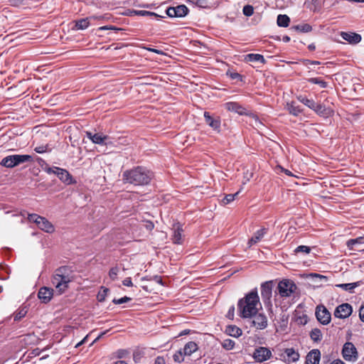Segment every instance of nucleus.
Segmentation results:
<instances>
[{"label":"nucleus","instance_id":"nucleus-1","mask_svg":"<svg viewBox=\"0 0 364 364\" xmlns=\"http://www.w3.org/2000/svg\"><path fill=\"white\" fill-rule=\"evenodd\" d=\"M261 308L262 304L256 289L247 294L237 303L239 316L243 318H252Z\"/></svg>","mask_w":364,"mask_h":364},{"label":"nucleus","instance_id":"nucleus-2","mask_svg":"<svg viewBox=\"0 0 364 364\" xmlns=\"http://www.w3.org/2000/svg\"><path fill=\"white\" fill-rule=\"evenodd\" d=\"M152 178V173L146 168L138 166L123 173V180L135 186L148 184Z\"/></svg>","mask_w":364,"mask_h":364},{"label":"nucleus","instance_id":"nucleus-3","mask_svg":"<svg viewBox=\"0 0 364 364\" xmlns=\"http://www.w3.org/2000/svg\"><path fill=\"white\" fill-rule=\"evenodd\" d=\"M73 280L70 268L63 266L57 269L52 279V284L58 294H62L68 288V284Z\"/></svg>","mask_w":364,"mask_h":364},{"label":"nucleus","instance_id":"nucleus-4","mask_svg":"<svg viewBox=\"0 0 364 364\" xmlns=\"http://www.w3.org/2000/svg\"><path fill=\"white\" fill-rule=\"evenodd\" d=\"M32 156L28 154H15L4 157L0 162V165L6 168H14L26 162H32Z\"/></svg>","mask_w":364,"mask_h":364},{"label":"nucleus","instance_id":"nucleus-5","mask_svg":"<svg viewBox=\"0 0 364 364\" xmlns=\"http://www.w3.org/2000/svg\"><path fill=\"white\" fill-rule=\"evenodd\" d=\"M297 289L296 285L292 280L283 279L280 281L277 286L278 294L281 297H289Z\"/></svg>","mask_w":364,"mask_h":364},{"label":"nucleus","instance_id":"nucleus-6","mask_svg":"<svg viewBox=\"0 0 364 364\" xmlns=\"http://www.w3.org/2000/svg\"><path fill=\"white\" fill-rule=\"evenodd\" d=\"M28 220L31 222L35 223L38 227L48 233L54 232V226L46 218L41 217L37 214L28 215Z\"/></svg>","mask_w":364,"mask_h":364},{"label":"nucleus","instance_id":"nucleus-7","mask_svg":"<svg viewBox=\"0 0 364 364\" xmlns=\"http://www.w3.org/2000/svg\"><path fill=\"white\" fill-rule=\"evenodd\" d=\"M255 361L262 363L269 360L272 357V353L269 348L266 347H257L252 354Z\"/></svg>","mask_w":364,"mask_h":364},{"label":"nucleus","instance_id":"nucleus-8","mask_svg":"<svg viewBox=\"0 0 364 364\" xmlns=\"http://www.w3.org/2000/svg\"><path fill=\"white\" fill-rule=\"evenodd\" d=\"M342 354L343 358L347 361L356 360L358 358L356 348L350 342H347L344 344L342 350Z\"/></svg>","mask_w":364,"mask_h":364},{"label":"nucleus","instance_id":"nucleus-9","mask_svg":"<svg viewBox=\"0 0 364 364\" xmlns=\"http://www.w3.org/2000/svg\"><path fill=\"white\" fill-rule=\"evenodd\" d=\"M86 135L94 144L112 146V142L109 140V136L107 135L101 133L93 134L90 132H87Z\"/></svg>","mask_w":364,"mask_h":364},{"label":"nucleus","instance_id":"nucleus-10","mask_svg":"<svg viewBox=\"0 0 364 364\" xmlns=\"http://www.w3.org/2000/svg\"><path fill=\"white\" fill-rule=\"evenodd\" d=\"M316 316L317 320L323 325L328 324L331 318L330 312L324 306H318L316 307Z\"/></svg>","mask_w":364,"mask_h":364},{"label":"nucleus","instance_id":"nucleus-11","mask_svg":"<svg viewBox=\"0 0 364 364\" xmlns=\"http://www.w3.org/2000/svg\"><path fill=\"white\" fill-rule=\"evenodd\" d=\"M281 359L287 363H295L299 359V353L293 348H286L280 354Z\"/></svg>","mask_w":364,"mask_h":364},{"label":"nucleus","instance_id":"nucleus-12","mask_svg":"<svg viewBox=\"0 0 364 364\" xmlns=\"http://www.w3.org/2000/svg\"><path fill=\"white\" fill-rule=\"evenodd\" d=\"M252 318V324L255 328L258 330H263L267 328L268 325V320L264 314H258L257 312Z\"/></svg>","mask_w":364,"mask_h":364},{"label":"nucleus","instance_id":"nucleus-13","mask_svg":"<svg viewBox=\"0 0 364 364\" xmlns=\"http://www.w3.org/2000/svg\"><path fill=\"white\" fill-rule=\"evenodd\" d=\"M188 9L185 5H179L176 7H169L166 10V15L169 17H183L187 15Z\"/></svg>","mask_w":364,"mask_h":364},{"label":"nucleus","instance_id":"nucleus-14","mask_svg":"<svg viewBox=\"0 0 364 364\" xmlns=\"http://www.w3.org/2000/svg\"><path fill=\"white\" fill-rule=\"evenodd\" d=\"M352 306L349 304L339 305L334 311V316L339 318H346L352 314Z\"/></svg>","mask_w":364,"mask_h":364},{"label":"nucleus","instance_id":"nucleus-15","mask_svg":"<svg viewBox=\"0 0 364 364\" xmlns=\"http://www.w3.org/2000/svg\"><path fill=\"white\" fill-rule=\"evenodd\" d=\"M204 118L205 123L213 130L220 132L221 121L219 117H213L209 112H204Z\"/></svg>","mask_w":364,"mask_h":364},{"label":"nucleus","instance_id":"nucleus-16","mask_svg":"<svg viewBox=\"0 0 364 364\" xmlns=\"http://www.w3.org/2000/svg\"><path fill=\"white\" fill-rule=\"evenodd\" d=\"M172 241L174 244L181 245L183 242V230L180 223H175L173 225Z\"/></svg>","mask_w":364,"mask_h":364},{"label":"nucleus","instance_id":"nucleus-17","mask_svg":"<svg viewBox=\"0 0 364 364\" xmlns=\"http://www.w3.org/2000/svg\"><path fill=\"white\" fill-rule=\"evenodd\" d=\"M53 296V289L46 287H41L38 293L39 299L45 304L48 303L51 300Z\"/></svg>","mask_w":364,"mask_h":364},{"label":"nucleus","instance_id":"nucleus-18","mask_svg":"<svg viewBox=\"0 0 364 364\" xmlns=\"http://www.w3.org/2000/svg\"><path fill=\"white\" fill-rule=\"evenodd\" d=\"M272 293V282H266L261 285V295L264 302L270 303Z\"/></svg>","mask_w":364,"mask_h":364},{"label":"nucleus","instance_id":"nucleus-19","mask_svg":"<svg viewBox=\"0 0 364 364\" xmlns=\"http://www.w3.org/2000/svg\"><path fill=\"white\" fill-rule=\"evenodd\" d=\"M321 352L318 349H313L306 356V364H319Z\"/></svg>","mask_w":364,"mask_h":364},{"label":"nucleus","instance_id":"nucleus-20","mask_svg":"<svg viewBox=\"0 0 364 364\" xmlns=\"http://www.w3.org/2000/svg\"><path fill=\"white\" fill-rule=\"evenodd\" d=\"M314 111L318 115L323 117H329L333 114V110L330 107H326L321 104L316 103Z\"/></svg>","mask_w":364,"mask_h":364},{"label":"nucleus","instance_id":"nucleus-21","mask_svg":"<svg viewBox=\"0 0 364 364\" xmlns=\"http://www.w3.org/2000/svg\"><path fill=\"white\" fill-rule=\"evenodd\" d=\"M267 233V229L266 228H261L256 231L254 234V235L249 240L247 245L248 247H250L252 245L257 244L264 237V236Z\"/></svg>","mask_w":364,"mask_h":364},{"label":"nucleus","instance_id":"nucleus-22","mask_svg":"<svg viewBox=\"0 0 364 364\" xmlns=\"http://www.w3.org/2000/svg\"><path fill=\"white\" fill-rule=\"evenodd\" d=\"M343 39L348 41L350 43H358L361 40V36L359 34L355 33H341Z\"/></svg>","mask_w":364,"mask_h":364},{"label":"nucleus","instance_id":"nucleus-23","mask_svg":"<svg viewBox=\"0 0 364 364\" xmlns=\"http://www.w3.org/2000/svg\"><path fill=\"white\" fill-rule=\"evenodd\" d=\"M58 177L65 183L71 184L73 183L72 176L65 169H57Z\"/></svg>","mask_w":364,"mask_h":364},{"label":"nucleus","instance_id":"nucleus-24","mask_svg":"<svg viewBox=\"0 0 364 364\" xmlns=\"http://www.w3.org/2000/svg\"><path fill=\"white\" fill-rule=\"evenodd\" d=\"M182 349L183 354H186V356H190L198 350V346L196 343L190 341L188 342Z\"/></svg>","mask_w":364,"mask_h":364},{"label":"nucleus","instance_id":"nucleus-25","mask_svg":"<svg viewBox=\"0 0 364 364\" xmlns=\"http://www.w3.org/2000/svg\"><path fill=\"white\" fill-rule=\"evenodd\" d=\"M129 15H137V16H154L156 18H164V16H160L154 12L145 11V10H132L129 11Z\"/></svg>","mask_w":364,"mask_h":364},{"label":"nucleus","instance_id":"nucleus-26","mask_svg":"<svg viewBox=\"0 0 364 364\" xmlns=\"http://www.w3.org/2000/svg\"><path fill=\"white\" fill-rule=\"evenodd\" d=\"M225 107L229 111L235 112L240 114H243L245 113V108L237 102H228L225 104Z\"/></svg>","mask_w":364,"mask_h":364},{"label":"nucleus","instance_id":"nucleus-27","mask_svg":"<svg viewBox=\"0 0 364 364\" xmlns=\"http://www.w3.org/2000/svg\"><path fill=\"white\" fill-rule=\"evenodd\" d=\"M286 108L290 114L294 116H298L302 111L294 102H288L286 105Z\"/></svg>","mask_w":364,"mask_h":364},{"label":"nucleus","instance_id":"nucleus-28","mask_svg":"<svg viewBox=\"0 0 364 364\" xmlns=\"http://www.w3.org/2000/svg\"><path fill=\"white\" fill-rule=\"evenodd\" d=\"M225 332L230 336L237 338L242 335V330L236 326H229Z\"/></svg>","mask_w":364,"mask_h":364},{"label":"nucleus","instance_id":"nucleus-29","mask_svg":"<svg viewBox=\"0 0 364 364\" xmlns=\"http://www.w3.org/2000/svg\"><path fill=\"white\" fill-rule=\"evenodd\" d=\"M245 60L247 62H260L262 63H265V60L263 57V55L260 54H248L245 56Z\"/></svg>","mask_w":364,"mask_h":364},{"label":"nucleus","instance_id":"nucleus-30","mask_svg":"<svg viewBox=\"0 0 364 364\" xmlns=\"http://www.w3.org/2000/svg\"><path fill=\"white\" fill-rule=\"evenodd\" d=\"M90 25L88 18H82L75 22V30H84L86 29Z\"/></svg>","mask_w":364,"mask_h":364},{"label":"nucleus","instance_id":"nucleus-31","mask_svg":"<svg viewBox=\"0 0 364 364\" xmlns=\"http://www.w3.org/2000/svg\"><path fill=\"white\" fill-rule=\"evenodd\" d=\"M297 99L299 102L304 104L306 106H307L309 108H310L312 110H314V109L316 105V102L315 101H314L313 100H309V99L306 98V97H304L301 95L298 96Z\"/></svg>","mask_w":364,"mask_h":364},{"label":"nucleus","instance_id":"nucleus-32","mask_svg":"<svg viewBox=\"0 0 364 364\" xmlns=\"http://www.w3.org/2000/svg\"><path fill=\"white\" fill-rule=\"evenodd\" d=\"M277 22L279 26L287 27L290 22V18L287 15L279 14L277 16Z\"/></svg>","mask_w":364,"mask_h":364},{"label":"nucleus","instance_id":"nucleus-33","mask_svg":"<svg viewBox=\"0 0 364 364\" xmlns=\"http://www.w3.org/2000/svg\"><path fill=\"white\" fill-rule=\"evenodd\" d=\"M310 337L314 341H320L322 338L321 330L317 328L312 329L310 332Z\"/></svg>","mask_w":364,"mask_h":364},{"label":"nucleus","instance_id":"nucleus-34","mask_svg":"<svg viewBox=\"0 0 364 364\" xmlns=\"http://www.w3.org/2000/svg\"><path fill=\"white\" fill-rule=\"evenodd\" d=\"M185 356H186V354L183 353V349L181 348L173 354V359L174 362L181 363L184 361Z\"/></svg>","mask_w":364,"mask_h":364},{"label":"nucleus","instance_id":"nucleus-35","mask_svg":"<svg viewBox=\"0 0 364 364\" xmlns=\"http://www.w3.org/2000/svg\"><path fill=\"white\" fill-rule=\"evenodd\" d=\"M295 31H299L304 33H308L311 31L312 28L309 24L305 23L301 25L294 26L291 28Z\"/></svg>","mask_w":364,"mask_h":364},{"label":"nucleus","instance_id":"nucleus-36","mask_svg":"<svg viewBox=\"0 0 364 364\" xmlns=\"http://www.w3.org/2000/svg\"><path fill=\"white\" fill-rule=\"evenodd\" d=\"M28 312V309L26 306L21 307L18 309L17 312L14 316L15 321H19L22 318H23Z\"/></svg>","mask_w":364,"mask_h":364},{"label":"nucleus","instance_id":"nucleus-37","mask_svg":"<svg viewBox=\"0 0 364 364\" xmlns=\"http://www.w3.org/2000/svg\"><path fill=\"white\" fill-rule=\"evenodd\" d=\"M336 287L341 288L345 291H352L353 289L358 287V283L340 284H337Z\"/></svg>","mask_w":364,"mask_h":364},{"label":"nucleus","instance_id":"nucleus-38","mask_svg":"<svg viewBox=\"0 0 364 364\" xmlns=\"http://www.w3.org/2000/svg\"><path fill=\"white\" fill-rule=\"evenodd\" d=\"M240 191L236 192L234 194H228L225 196V198L222 200L223 205H227L230 202L233 201L239 194Z\"/></svg>","mask_w":364,"mask_h":364},{"label":"nucleus","instance_id":"nucleus-39","mask_svg":"<svg viewBox=\"0 0 364 364\" xmlns=\"http://www.w3.org/2000/svg\"><path fill=\"white\" fill-rule=\"evenodd\" d=\"M309 82L318 85L321 87H327V82L323 81L322 79L319 77H312L309 79Z\"/></svg>","mask_w":364,"mask_h":364},{"label":"nucleus","instance_id":"nucleus-40","mask_svg":"<svg viewBox=\"0 0 364 364\" xmlns=\"http://www.w3.org/2000/svg\"><path fill=\"white\" fill-rule=\"evenodd\" d=\"M109 290L107 288L102 287V290L99 291L97 298L100 302H102L105 300Z\"/></svg>","mask_w":364,"mask_h":364},{"label":"nucleus","instance_id":"nucleus-41","mask_svg":"<svg viewBox=\"0 0 364 364\" xmlns=\"http://www.w3.org/2000/svg\"><path fill=\"white\" fill-rule=\"evenodd\" d=\"M222 346L226 350H231L235 346V342L231 339H225L223 341Z\"/></svg>","mask_w":364,"mask_h":364},{"label":"nucleus","instance_id":"nucleus-42","mask_svg":"<svg viewBox=\"0 0 364 364\" xmlns=\"http://www.w3.org/2000/svg\"><path fill=\"white\" fill-rule=\"evenodd\" d=\"M253 176V173L252 171H250L249 170H247L245 173H244V176H243V180H242V184L245 185L246 184L248 181H250V179L252 178Z\"/></svg>","mask_w":364,"mask_h":364},{"label":"nucleus","instance_id":"nucleus-43","mask_svg":"<svg viewBox=\"0 0 364 364\" xmlns=\"http://www.w3.org/2000/svg\"><path fill=\"white\" fill-rule=\"evenodd\" d=\"M311 251V248L308 246H305V245H300L299 247H297L294 252L296 253H299V252H304L305 254H309Z\"/></svg>","mask_w":364,"mask_h":364},{"label":"nucleus","instance_id":"nucleus-44","mask_svg":"<svg viewBox=\"0 0 364 364\" xmlns=\"http://www.w3.org/2000/svg\"><path fill=\"white\" fill-rule=\"evenodd\" d=\"M242 11L246 16H251L254 13V9L250 5H246L243 7Z\"/></svg>","mask_w":364,"mask_h":364},{"label":"nucleus","instance_id":"nucleus-45","mask_svg":"<svg viewBox=\"0 0 364 364\" xmlns=\"http://www.w3.org/2000/svg\"><path fill=\"white\" fill-rule=\"evenodd\" d=\"M362 240L363 237H358L356 239H351L347 242V245L350 249H353V245H355L357 243H360Z\"/></svg>","mask_w":364,"mask_h":364},{"label":"nucleus","instance_id":"nucleus-46","mask_svg":"<svg viewBox=\"0 0 364 364\" xmlns=\"http://www.w3.org/2000/svg\"><path fill=\"white\" fill-rule=\"evenodd\" d=\"M119 269L117 267H112L109 272V276L111 279L114 280L117 279Z\"/></svg>","mask_w":364,"mask_h":364},{"label":"nucleus","instance_id":"nucleus-47","mask_svg":"<svg viewBox=\"0 0 364 364\" xmlns=\"http://www.w3.org/2000/svg\"><path fill=\"white\" fill-rule=\"evenodd\" d=\"M47 150H48V145L38 146L34 149V151L38 154H43V153L46 152Z\"/></svg>","mask_w":364,"mask_h":364},{"label":"nucleus","instance_id":"nucleus-48","mask_svg":"<svg viewBox=\"0 0 364 364\" xmlns=\"http://www.w3.org/2000/svg\"><path fill=\"white\" fill-rule=\"evenodd\" d=\"M131 299L129 297H127V296H124V297H122L121 299H114L113 300V302L115 304H124L125 302H127L129 301H130Z\"/></svg>","mask_w":364,"mask_h":364},{"label":"nucleus","instance_id":"nucleus-49","mask_svg":"<svg viewBox=\"0 0 364 364\" xmlns=\"http://www.w3.org/2000/svg\"><path fill=\"white\" fill-rule=\"evenodd\" d=\"M122 284L127 287H132L133 284L130 277H127L122 281Z\"/></svg>","mask_w":364,"mask_h":364},{"label":"nucleus","instance_id":"nucleus-50","mask_svg":"<svg viewBox=\"0 0 364 364\" xmlns=\"http://www.w3.org/2000/svg\"><path fill=\"white\" fill-rule=\"evenodd\" d=\"M311 276L313 277H316V279H318L320 282H322V281L326 282L327 281V277L323 275L314 274H311Z\"/></svg>","mask_w":364,"mask_h":364},{"label":"nucleus","instance_id":"nucleus-51","mask_svg":"<svg viewBox=\"0 0 364 364\" xmlns=\"http://www.w3.org/2000/svg\"><path fill=\"white\" fill-rule=\"evenodd\" d=\"M154 364H166L165 359L161 356H158L155 359Z\"/></svg>","mask_w":364,"mask_h":364},{"label":"nucleus","instance_id":"nucleus-52","mask_svg":"<svg viewBox=\"0 0 364 364\" xmlns=\"http://www.w3.org/2000/svg\"><path fill=\"white\" fill-rule=\"evenodd\" d=\"M277 169H279L281 171L284 172L285 174H287V176H293L294 175L291 173V172L287 169H285L284 168H282V166H278L277 167Z\"/></svg>","mask_w":364,"mask_h":364},{"label":"nucleus","instance_id":"nucleus-53","mask_svg":"<svg viewBox=\"0 0 364 364\" xmlns=\"http://www.w3.org/2000/svg\"><path fill=\"white\" fill-rule=\"evenodd\" d=\"M57 169H61V168H58V167L48 168L47 169V173H54V174L58 176Z\"/></svg>","mask_w":364,"mask_h":364},{"label":"nucleus","instance_id":"nucleus-54","mask_svg":"<svg viewBox=\"0 0 364 364\" xmlns=\"http://www.w3.org/2000/svg\"><path fill=\"white\" fill-rule=\"evenodd\" d=\"M359 317L364 322V306H362L359 309Z\"/></svg>","mask_w":364,"mask_h":364},{"label":"nucleus","instance_id":"nucleus-55","mask_svg":"<svg viewBox=\"0 0 364 364\" xmlns=\"http://www.w3.org/2000/svg\"><path fill=\"white\" fill-rule=\"evenodd\" d=\"M230 77L233 80L240 79L241 77L240 75L237 73H230Z\"/></svg>","mask_w":364,"mask_h":364},{"label":"nucleus","instance_id":"nucleus-56","mask_svg":"<svg viewBox=\"0 0 364 364\" xmlns=\"http://www.w3.org/2000/svg\"><path fill=\"white\" fill-rule=\"evenodd\" d=\"M154 223H151V222H146V228L148 229V230H152L154 228Z\"/></svg>","mask_w":364,"mask_h":364},{"label":"nucleus","instance_id":"nucleus-57","mask_svg":"<svg viewBox=\"0 0 364 364\" xmlns=\"http://www.w3.org/2000/svg\"><path fill=\"white\" fill-rule=\"evenodd\" d=\"M10 4L14 6H17L21 4V0H9Z\"/></svg>","mask_w":364,"mask_h":364},{"label":"nucleus","instance_id":"nucleus-58","mask_svg":"<svg viewBox=\"0 0 364 364\" xmlns=\"http://www.w3.org/2000/svg\"><path fill=\"white\" fill-rule=\"evenodd\" d=\"M330 364H344V363L340 360V359H338V360H333L332 363H331Z\"/></svg>","mask_w":364,"mask_h":364},{"label":"nucleus","instance_id":"nucleus-59","mask_svg":"<svg viewBox=\"0 0 364 364\" xmlns=\"http://www.w3.org/2000/svg\"><path fill=\"white\" fill-rule=\"evenodd\" d=\"M148 50L151 51V52L156 53H161L160 50H159L157 49H155V48H149Z\"/></svg>","mask_w":364,"mask_h":364},{"label":"nucleus","instance_id":"nucleus-60","mask_svg":"<svg viewBox=\"0 0 364 364\" xmlns=\"http://www.w3.org/2000/svg\"><path fill=\"white\" fill-rule=\"evenodd\" d=\"M284 42H289L290 41V38L287 36H283L282 38Z\"/></svg>","mask_w":364,"mask_h":364},{"label":"nucleus","instance_id":"nucleus-61","mask_svg":"<svg viewBox=\"0 0 364 364\" xmlns=\"http://www.w3.org/2000/svg\"><path fill=\"white\" fill-rule=\"evenodd\" d=\"M114 364H127V363L124 360H117Z\"/></svg>","mask_w":364,"mask_h":364},{"label":"nucleus","instance_id":"nucleus-62","mask_svg":"<svg viewBox=\"0 0 364 364\" xmlns=\"http://www.w3.org/2000/svg\"><path fill=\"white\" fill-rule=\"evenodd\" d=\"M155 280H156V282H158L159 284H162V280H161V279L160 277H155Z\"/></svg>","mask_w":364,"mask_h":364},{"label":"nucleus","instance_id":"nucleus-63","mask_svg":"<svg viewBox=\"0 0 364 364\" xmlns=\"http://www.w3.org/2000/svg\"><path fill=\"white\" fill-rule=\"evenodd\" d=\"M105 334H106V331H104V332L101 333L98 336V337L95 339V341H97V340L100 339L101 337H102V336H103L104 335H105Z\"/></svg>","mask_w":364,"mask_h":364},{"label":"nucleus","instance_id":"nucleus-64","mask_svg":"<svg viewBox=\"0 0 364 364\" xmlns=\"http://www.w3.org/2000/svg\"><path fill=\"white\" fill-rule=\"evenodd\" d=\"M309 48L310 50H314V49H315V46H314V45H313V44L309 45Z\"/></svg>","mask_w":364,"mask_h":364}]
</instances>
